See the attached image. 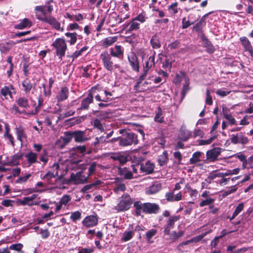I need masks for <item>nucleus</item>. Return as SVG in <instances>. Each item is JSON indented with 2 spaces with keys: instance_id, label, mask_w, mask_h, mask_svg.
Returning a JSON list of instances; mask_svg holds the SVG:
<instances>
[{
  "instance_id": "obj_41",
  "label": "nucleus",
  "mask_w": 253,
  "mask_h": 253,
  "mask_svg": "<svg viewBox=\"0 0 253 253\" xmlns=\"http://www.w3.org/2000/svg\"><path fill=\"white\" fill-rule=\"evenodd\" d=\"M157 233V230L155 229H152L146 233V239L148 243H153L151 240L152 238Z\"/></svg>"
},
{
  "instance_id": "obj_50",
  "label": "nucleus",
  "mask_w": 253,
  "mask_h": 253,
  "mask_svg": "<svg viewBox=\"0 0 253 253\" xmlns=\"http://www.w3.org/2000/svg\"><path fill=\"white\" fill-rule=\"evenodd\" d=\"M150 43L154 48H159L161 46L160 42L155 35L152 37L150 40Z\"/></svg>"
},
{
  "instance_id": "obj_64",
  "label": "nucleus",
  "mask_w": 253,
  "mask_h": 253,
  "mask_svg": "<svg viewBox=\"0 0 253 253\" xmlns=\"http://www.w3.org/2000/svg\"><path fill=\"white\" fill-rule=\"evenodd\" d=\"M94 252L93 248H81L79 249L78 253H92Z\"/></svg>"
},
{
  "instance_id": "obj_25",
  "label": "nucleus",
  "mask_w": 253,
  "mask_h": 253,
  "mask_svg": "<svg viewBox=\"0 0 253 253\" xmlns=\"http://www.w3.org/2000/svg\"><path fill=\"white\" fill-rule=\"evenodd\" d=\"M32 25V22L27 18H24L18 24L14 26L15 29L22 30L27 27H30Z\"/></svg>"
},
{
  "instance_id": "obj_21",
  "label": "nucleus",
  "mask_w": 253,
  "mask_h": 253,
  "mask_svg": "<svg viewBox=\"0 0 253 253\" xmlns=\"http://www.w3.org/2000/svg\"><path fill=\"white\" fill-rule=\"evenodd\" d=\"M72 135L76 142H83L87 140L84 132L81 130L72 132Z\"/></svg>"
},
{
  "instance_id": "obj_49",
  "label": "nucleus",
  "mask_w": 253,
  "mask_h": 253,
  "mask_svg": "<svg viewBox=\"0 0 253 253\" xmlns=\"http://www.w3.org/2000/svg\"><path fill=\"white\" fill-rule=\"evenodd\" d=\"M182 76L185 78V84L183 85L182 90V94L184 97L185 96V94L189 90V80L188 79H187L186 77L185 76V74L183 73Z\"/></svg>"
},
{
  "instance_id": "obj_46",
  "label": "nucleus",
  "mask_w": 253,
  "mask_h": 253,
  "mask_svg": "<svg viewBox=\"0 0 253 253\" xmlns=\"http://www.w3.org/2000/svg\"><path fill=\"white\" fill-rule=\"evenodd\" d=\"M58 175V171L55 172L48 171L42 177V179L49 182V181L53 178L55 177Z\"/></svg>"
},
{
  "instance_id": "obj_54",
  "label": "nucleus",
  "mask_w": 253,
  "mask_h": 253,
  "mask_svg": "<svg viewBox=\"0 0 253 253\" xmlns=\"http://www.w3.org/2000/svg\"><path fill=\"white\" fill-rule=\"evenodd\" d=\"M81 218V213L80 211H77L71 213L70 218L73 220V221L75 222L77 220H79Z\"/></svg>"
},
{
  "instance_id": "obj_34",
  "label": "nucleus",
  "mask_w": 253,
  "mask_h": 253,
  "mask_svg": "<svg viewBox=\"0 0 253 253\" xmlns=\"http://www.w3.org/2000/svg\"><path fill=\"white\" fill-rule=\"evenodd\" d=\"M184 234V232L182 231H179L178 232H176V231H173L171 234L169 233V235H168L169 236V238H166L167 240H169L171 242H174L178 239L180 237L182 236Z\"/></svg>"
},
{
  "instance_id": "obj_62",
  "label": "nucleus",
  "mask_w": 253,
  "mask_h": 253,
  "mask_svg": "<svg viewBox=\"0 0 253 253\" xmlns=\"http://www.w3.org/2000/svg\"><path fill=\"white\" fill-rule=\"evenodd\" d=\"M14 203V202L12 200L5 199L1 202V204L4 207H9L12 206Z\"/></svg>"
},
{
  "instance_id": "obj_44",
  "label": "nucleus",
  "mask_w": 253,
  "mask_h": 253,
  "mask_svg": "<svg viewBox=\"0 0 253 253\" xmlns=\"http://www.w3.org/2000/svg\"><path fill=\"white\" fill-rule=\"evenodd\" d=\"M212 230H209V231L205 232L197 236L194 237L190 239L191 243H197L200 241L204 237H205L207 234L211 233Z\"/></svg>"
},
{
  "instance_id": "obj_61",
  "label": "nucleus",
  "mask_w": 253,
  "mask_h": 253,
  "mask_svg": "<svg viewBox=\"0 0 253 253\" xmlns=\"http://www.w3.org/2000/svg\"><path fill=\"white\" fill-rule=\"evenodd\" d=\"M213 201H214V199H213L211 198H208L206 200H203L202 201H201L200 204V206L204 207V206H205L207 205H209L211 204V203H212L213 202Z\"/></svg>"
},
{
  "instance_id": "obj_39",
  "label": "nucleus",
  "mask_w": 253,
  "mask_h": 253,
  "mask_svg": "<svg viewBox=\"0 0 253 253\" xmlns=\"http://www.w3.org/2000/svg\"><path fill=\"white\" fill-rule=\"evenodd\" d=\"M22 85L24 88V91L26 93H28L31 91L33 84L28 80H25L22 83Z\"/></svg>"
},
{
  "instance_id": "obj_12",
  "label": "nucleus",
  "mask_w": 253,
  "mask_h": 253,
  "mask_svg": "<svg viewBox=\"0 0 253 253\" xmlns=\"http://www.w3.org/2000/svg\"><path fill=\"white\" fill-rule=\"evenodd\" d=\"M52 2V0L47 1L44 5L37 6L35 7V10L41 12L42 15L39 14L41 16H47V13H50L53 10V6L49 4V2Z\"/></svg>"
},
{
  "instance_id": "obj_19",
  "label": "nucleus",
  "mask_w": 253,
  "mask_h": 253,
  "mask_svg": "<svg viewBox=\"0 0 253 253\" xmlns=\"http://www.w3.org/2000/svg\"><path fill=\"white\" fill-rule=\"evenodd\" d=\"M154 164L148 161L145 164H142L140 167V169L142 172H145L147 174L153 172L154 169Z\"/></svg>"
},
{
  "instance_id": "obj_7",
  "label": "nucleus",
  "mask_w": 253,
  "mask_h": 253,
  "mask_svg": "<svg viewBox=\"0 0 253 253\" xmlns=\"http://www.w3.org/2000/svg\"><path fill=\"white\" fill-rule=\"evenodd\" d=\"M1 98L2 100L8 99L7 96H9L11 99L13 98V94L16 93L14 87L12 84L8 86H4L2 87L0 90Z\"/></svg>"
},
{
  "instance_id": "obj_37",
  "label": "nucleus",
  "mask_w": 253,
  "mask_h": 253,
  "mask_svg": "<svg viewBox=\"0 0 253 253\" xmlns=\"http://www.w3.org/2000/svg\"><path fill=\"white\" fill-rule=\"evenodd\" d=\"M129 25V29L128 30V32H131L134 30H137L139 29L140 24L136 21L134 19L132 20V21L128 23L126 25H125L124 26H128Z\"/></svg>"
},
{
  "instance_id": "obj_23",
  "label": "nucleus",
  "mask_w": 253,
  "mask_h": 253,
  "mask_svg": "<svg viewBox=\"0 0 253 253\" xmlns=\"http://www.w3.org/2000/svg\"><path fill=\"white\" fill-rule=\"evenodd\" d=\"M192 132L186 129L181 127L178 135V138L183 141H187L191 136Z\"/></svg>"
},
{
  "instance_id": "obj_15",
  "label": "nucleus",
  "mask_w": 253,
  "mask_h": 253,
  "mask_svg": "<svg viewBox=\"0 0 253 253\" xmlns=\"http://www.w3.org/2000/svg\"><path fill=\"white\" fill-rule=\"evenodd\" d=\"M240 41L244 50L249 52L250 55L253 58V48L249 39L246 37H242L240 38Z\"/></svg>"
},
{
  "instance_id": "obj_8",
  "label": "nucleus",
  "mask_w": 253,
  "mask_h": 253,
  "mask_svg": "<svg viewBox=\"0 0 253 253\" xmlns=\"http://www.w3.org/2000/svg\"><path fill=\"white\" fill-rule=\"evenodd\" d=\"M179 216H171L169 218L167 224L164 226L165 236L169 235L170 230L174 228L175 222L179 219Z\"/></svg>"
},
{
  "instance_id": "obj_14",
  "label": "nucleus",
  "mask_w": 253,
  "mask_h": 253,
  "mask_svg": "<svg viewBox=\"0 0 253 253\" xmlns=\"http://www.w3.org/2000/svg\"><path fill=\"white\" fill-rule=\"evenodd\" d=\"M98 218L95 215H89L85 217L82 221L83 224L86 227H91L97 225Z\"/></svg>"
},
{
  "instance_id": "obj_48",
  "label": "nucleus",
  "mask_w": 253,
  "mask_h": 253,
  "mask_svg": "<svg viewBox=\"0 0 253 253\" xmlns=\"http://www.w3.org/2000/svg\"><path fill=\"white\" fill-rule=\"evenodd\" d=\"M133 234V231H125L123 234V237L121 239L122 241L126 242L130 240L132 238Z\"/></svg>"
},
{
  "instance_id": "obj_52",
  "label": "nucleus",
  "mask_w": 253,
  "mask_h": 253,
  "mask_svg": "<svg viewBox=\"0 0 253 253\" xmlns=\"http://www.w3.org/2000/svg\"><path fill=\"white\" fill-rule=\"evenodd\" d=\"M107 138L105 136H101L99 137H96L94 142V145H96L99 143H108V141H107Z\"/></svg>"
},
{
  "instance_id": "obj_38",
  "label": "nucleus",
  "mask_w": 253,
  "mask_h": 253,
  "mask_svg": "<svg viewBox=\"0 0 253 253\" xmlns=\"http://www.w3.org/2000/svg\"><path fill=\"white\" fill-rule=\"evenodd\" d=\"M244 204L243 203L239 204L235 209L231 217H228L230 220L234 219L244 209Z\"/></svg>"
},
{
  "instance_id": "obj_27",
  "label": "nucleus",
  "mask_w": 253,
  "mask_h": 253,
  "mask_svg": "<svg viewBox=\"0 0 253 253\" xmlns=\"http://www.w3.org/2000/svg\"><path fill=\"white\" fill-rule=\"evenodd\" d=\"M120 174L124 177L126 179H131L133 178V173L130 170L126 168L119 169Z\"/></svg>"
},
{
  "instance_id": "obj_53",
  "label": "nucleus",
  "mask_w": 253,
  "mask_h": 253,
  "mask_svg": "<svg viewBox=\"0 0 253 253\" xmlns=\"http://www.w3.org/2000/svg\"><path fill=\"white\" fill-rule=\"evenodd\" d=\"M93 125L95 127L99 129L102 132H103L104 131V127L101 124L100 121L99 119H96L94 120L93 122Z\"/></svg>"
},
{
  "instance_id": "obj_17",
  "label": "nucleus",
  "mask_w": 253,
  "mask_h": 253,
  "mask_svg": "<svg viewBox=\"0 0 253 253\" xmlns=\"http://www.w3.org/2000/svg\"><path fill=\"white\" fill-rule=\"evenodd\" d=\"M69 89L66 86H62L60 88L56 95V99L58 102H61L67 99L69 96Z\"/></svg>"
},
{
  "instance_id": "obj_31",
  "label": "nucleus",
  "mask_w": 253,
  "mask_h": 253,
  "mask_svg": "<svg viewBox=\"0 0 253 253\" xmlns=\"http://www.w3.org/2000/svg\"><path fill=\"white\" fill-rule=\"evenodd\" d=\"M25 157L30 165L37 162L38 155L35 153L30 152L27 153Z\"/></svg>"
},
{
  "instance_id": "obj_57",
  "label": "nucleus",
  "mask_w": 253,
  "mask_h": 253,
  "mask_svg": "<svg viewBox=\"0 0 253 253\" xmlns=\"http://www.w3.org/2000/svg\"><path fill=\"white\" fill-rule=\"evenodd\" d=\"M31 176V174L29 173L24 176L19 177L16 180V182L18 183H23L25 182Z\"/></svg>"
},
{
  "instance_id": "obj_47",
  "label": "nucleus",
  "mask_w": 253,
  "mask_h": 253,
  "mask_svg": "<svg viewBox=\"0 0 253 253\" xmlns=\"http://www.w3.org/2000/svg\"><path fill=\"white\" fill-rule=\"evenodd\" d=\"M65 36L68 38H70V40L69 41L71 45L74 44L77 41V35L76 33H66Z\"/></svg>"
},
{
  "instance_id": "obj_28",
  "label": "nucleus",
  "mask_w": 253,
  "mask_h": 253,
  "mask_svg": "<svg viewBox=\"0 0 253 253\" xmlns=\"http://www.w3.org/2000/svg\"><path fill=\"white\" fill-rule=\"evenodd\" d=\"M21 157V155H13L7 160V161L6 162H5V165L7 166L17 165L19 164V161Z\"/></svg>"
},
{
  "instance_id": "obj_55",
  "label": "nucleus",
  "mask_w": 253,
  "mask_h": 253,
  "mask_svg": "<svg viewBox=\"0 0 253 253\" xmlns=\"http://www.w3.org/2000/svg\"><path fill=\"white\" fill-rule=\"evenodd\" d=\"M11 46H9V43L6 42V43H3L0 45V50L1 52L7 53L10 50Z\"/></svg>"
},
{
  "instance_id": "obj_29",
  "label": "nucleus",
  "mask_w": 253,
  "mask_h": 253,
  "mask_svg": "<svg viewBox=\"0 0 253 253\" xmlns=\"http://www.w3.org/2000/svg\"><path fill=\"white\" fill-rule=\"evenodd\" d=\"M161 189V186L160 184H154L147 189L146 193L148 195L154 194L159 191Z\"/></svg>"
},
{
  "instance_id": "obj_13",
  "label": "nucleus",
  "mask_w": 253,
  "mask_h": 253,
  "mask_svg": "<svg viewBox=\"0 0 253 253\" xmlns=\"http://www.w3.org/2000/svg\"><path fill=\"white\" fill-rule=\"evenodd\" d=\"M160 210L159 206L155 203H144V212L150 214H156Z\"/></svg>"
},
{
  "instance_id": "obj_30",
  "label": "nucleus",
  "mask_w": 253,
  "mask_h": 253,
  "mask_svg": "<svg viewBox=\"0 0 253 253\" xmlns=\"http://www.w3.org/2000/svg\"><path fill=\"white\" fill-rule=\"evenodd\" d=\"M168 153L165 150L163 154L159 156L158 162L160 166H163L168 163Z\"/></svg>"
},
{
  "instance_id": "obj_58",
  "label": "nucleus",
  "mask_w": 253,
  "mask_h": 253,
  "mask_svg": "<svg viewBox=\"0 0 253 253\" xmlns=\"http://www.w3.org/2000/svg\"><path fill=\"white\" fill-rule=\"evenodd\" d=\"M118 161H119L120 164H124L128 161L127 157L120 152Z\"/></svg>"
},
{
  "instance_id": "obj_33",
  "label": "nucleus",
  "mask_w": 253,
  "mask_h": 253,
  "mask_svg": "<svg viewBox=\"0 0 253 253\" xmlns=\"http://www.w3.org/2000/svg\"><path fill=\"white\" fill-rule=\"evenodd\" d=\"M117 39V36L107 37L102 41V45L105 47H108L115 42Z\"/></svg>"
},
{
  "instance_id": "obj_36",
  "label": "nucleus",
  "mask_w": 253,
  "mask_h": 253,
  "mask_svg": "<svg viewBox=\"0 0 253 253\" xmlns=\"http://www.w3.org/2000/svg\"><path fill=\"white\" fill-rule=\"evenodd\" d=\"M19 203L22 206L27 205L32 206L37 205L39 203L37 202L32 201L28 197H25L22 199L19 200Z\"/></svg>"
},
{
  "instance_id": "obj_26",
  "label": "nucleus",
  "mask_w": 253,
  "mask_h": 253,
  "mask_svg": "<svg viewBox=\"0 0 253 253\" xmlns=\"http://www.w3.org/2000/svg\"><path fill=\"white\" fill-rule=\"evenodd\" d=\"M15 133L17 135V139L21 142H22L23 139L26 138L25 128L21 126L15 128Z\"/></svg>"
},
{
  "instance_id": "obj_6",
  "label": "nucleus",
  "mask_w": 253,
  "mask_h": 253,
  "mask_svg": "<svg viewBox=\"0 0 253 253\" xmlns=\"http://www.w3.org/2000/svg\"><path fill=\"white\" fill-rule=\"evenodd\" d=\"M37 18L43 22L49 24L52 28L58 31H63V28L60 27V23L56 19L52 16H41L39 14H36Z\"/></svg>"
},
{
  "instance_id": "obj_20",
  "label": "nucleus",
  "mask_w": 253,
  "mask_h": 253,
  "mask_svg": "<svg viewBox=\"0 0 253 253\" xmlns=\"http://www.w3.org/2000/svg\"><path fill=\"white\" fill-rule=\"evenodd\" d=\"M15 103L20 108L26 109L30 107L28 98L24 96L18 97L15 100Z\"/></svg>"
},
{
  "instance_id": "obj_16",
  "label": "nucleus",
  "mask_w": 253,
  "mask_h": 253,
  "mask_svg": "<svg viewBox=\"0 0 253 253\" xmlns=\"http://www.w3.org/2000/svg\"><path fill=\"white\" fill-rule=\"evenodd\" d=\"M220 152L219 148H214L208 150L206 153L207 159L210 161L213 162L217 159Z\"/></svg>"
},
{
  "instance_id": "obj_22",
  "label": "nucleus",
  "mask_w": 253,
  "mask_h": 253,
  "mask_svg": "<svg viewBox=\"0 0 253 253\" xmlns=\"http://www.w3.org/2000/svg\"><path fill=\"white\" fill-rule=\"evenodd\" d=\"M128 59L129 61V63L133 70L136 72H139V62L138 61L136 56L134 54H132L131 56H128Z\"/></svg>"
},
{
  "instance_id": "obj_9",
  "label": "nucleus",
  "mask_w": 253,
  "mask_h": 253,
  "mask_svg": "<svg viewBox=\"0 0 253 253\" xmlns=\"http://www.w3.org/2000/svg\"><path fill=\"white\" fill-rule=\"evenodd\" d=\"M87 177L88 176L84 175L82 172H79L77 173H72L68 181L73 182L75 184L84 183L87 182Z\"/></svg>"
},
{
  "instance_id": "obj_51",
  "label": "nucleus",
  "mask_w": 253,
  "mask_h": 253,
  "mask_svg": "<svg viewBox=\"0 0 253 253\" xmlns=\"http://www.w3.org/2000/svg\"><path fill=\"white\" fill-rule=\"evenodd\" d=\"M73 150L76 152L80 153L82 155H84L86 153V147L84 145L76 146L73 148Z\"/></svg>"
},
{
  "instance_id": "obj_56",
  "label": "nucleus",
  "mask_w": 253,
  "mask_h": 253,
  "mask_svg": "<svg viewBox=\"0 0 253 253\" xmlns=\"http://www.w3.org/2000/svg\"><path fill=\"white\" fill-rule=\"evenodd\" d=\"M71 200V198L69 195H64L60 199L59 202L61 204L66 206Z\"/></svg>"
},
{
  "instance_id": "obj_2",
  "label": "nucleus",
  "mask_w": 253,
  "mask_h": 253,
  "mask_svg": "<svg viewBox=\"0 0 253 253\" xmlns=\"http://www.w3.org/2000/svg\"><path fill=\"white\" fill-rule=\"evenodd\" d=\"M119 203L115 209L118 212L128 210L132 204V200L128 194H124L119 199Z\"/></svg>"
},
{
  "instance_id": "obj_40",
  "label": "nucleus",
  "mask_w": 253,
  "mask_h": 253,
  "mask_svg": "<svg viewBox=\"0 0 253 253\" xmlns=\"http://www.w3.org/2000/svg\"><path fill=\"white\" fill-rule=\"evenodd\" d=\"M202 153L201 152L197 151L194 153L192 157L190 159V163L191 164H195L197 162H200V157Z\"/></svg>"
},
{
  "instance_id": "obj_5",
  "label": "nucleus",
  "mask_w": 253,
  "mask_h": 253,
  "mask_svg": "<svg viewBox=\"0 0 253 253\" xmlns=\"http://www.w3.org/2000/svg\"><path fill=\"white\" fill-rule=\"evenodd\" d=\"M96 88V86L93 87L88 91L87 96L82 100L81 107L78 109V111L82 110H87L89 109V104L93 102V95L95 94Z\"/></svg>"
},
{
  "instance_id": "obj_24",
  "label": "nucleus",
  "mask_w": 253,
  "mask_h": 253,
  "mask_svg": "<svg viewBox=\"0 0 253 253\" xmlns=\"http://www.w3.org/2000/svg\"><path fill=\"white\" fill-rule=\"evenodd\" d=\"M155 52H154L153 54L150 56L148 60L145 62L143 65V70L145 72H148L152 67L155 66Z\"/></svg>"
},
{
  "instance_id": "obj_59",
  "label": "nucleus",
  "mask_w": 253,
  "mask_h": 253,
  "mask_svg": "<svg viewBox=\"0 0 253 253\" xmlns=\"http://www.w3.org/2000/svg\"><path fill=\"white\" fill-rule=\"evenodd\" d=\"M40 233L43 239H47L50 235V233L47 229H41Z\"/></svg>"
},
{
  "instance_id": "obj_42",
  "label": "nucleus",
  "mask_w": 253,
  "mask_h": 253,
  "mask_svg": "<svg viewBox=\"0 0 253 253\" xmlns=\"http://www.w3.org/2000/svg\"><path fill=\"white\" fill-rule=\"evenodd\" d=\"M154 120L156 122L162 123L164 121V118L163 114V111L160 107L158 109V111L155 116Z\"/></svg>"
},
{
  "instance_id": "obj_3",
  "label": "nucleus",
  "mask_w": 253,
  "mask_h": 253,
  "mask_svg": "<svg viewBox=\"0 0 253 253\" xmlns=\"http://www.w3.org/2000/svg\"><path fill=\"white\" fill-rule=\"evenodd\" d=\"M52 46L56 49L57 56H59L60 60H62L67 49V44L65 40L61 38H57L53 42Z\"/></svg>"
},
{
  "instance_id": "obj_4",
  "label": "nucleus",
  "mask_w": 253,
  "mask_h": 253,
  "mask_svg": "<svg viewBox=\"0 0 253 253\" xmlns=\"http://www.w3.org/2000/svg\"><path fill=\"white\" fill-rule=\"evenodd\" d=\"M100 58L102 61L104 68L109 71H113L115 69L120 68L118 64H114L112 57L107 52H104L101 54Z\"/></svg>"
},
{
  "instance_id": "obj_63",
  "label": "nucleus",
  "mask_w": 253,
  "mask_h": 253,
  "mask_svg": "<svg viewBox=\"0 0 253 253\" xmlns=\"http://www.w3.org/2000/svg\"><path fill=\"white\" fill-rule=\"evenodd\" d=\"M66 137L63 138L65 143L67 144L69 143L73 137L72 132L67 131L65 132Z\"/></svg>"
},
{
  "instance_id": "obj_1",
  "label": "nucleus",
  "mask_w": 253,
  "mask_h": 253,
  "mask_svg": "<svg viewBox=\"0 0 253 253\" xmlns=\"http://www.w3.org/2000/svg\"><path fill=\"white\" fill-rule=\"evenodd\" d=\"M119 132L122 134L120 136V146L126 147L132 145H136L138 143L137 136L135 133L128 132L125 129H120Z\"/></svg>"
},
{
  "instance_id": "obj_60",
  "label": "nucleus",
  "mask_w": 253,
  "mask_h": 253,
  "mask_svg": "<svg viewBox=\"0 0 253 253\" xmlns=\"http://www.w3.org/2000/svg\"><path fill=\"white\" fill-rule=\"evenodd\" d=\"M22 244L18 243L10 245L9 247V249L16 251H20L22 249Z\"/></svg>"
},
{
  "instance_id": "obj_35",
  "label": "nucleus",
  "mask_w": 253,
  "mask_h": 253,
  "mask_svg": "<svg viewBox=\"0 0 253 253\" xmlns=\"http://www.w3.org/2000/svg\"><path fill=\"white\" fill-rule=\"evenodd\" d=\"M202 41L204 46L207 48V51L210 53H213L214 51V48L211 42L205 37H203Z\"/></svg>"
},
{
  "instance_id": "obj_11",
  "label": "nucleus",
  "mask_w": 253,
  "mask_h": 253,
  "mask_svg": "<svg viewBox=\"0 0 253 253\" xmlns=\"http://www.w3.org/2000/svg\"><path fill=\"white\" fill-rule=\"evenodd\" d=\"M230 141L234 144L238 143L246 144L248 142V139L242 132H238L231 136Z\"/></svg>"
},
{
  "instance_id": "obj_10",
  "label": "nucleus",
  "mask_w": 253,
  "mask_h": 253,
  "mask_svg": "<svg viewBox=\"0 0 253 253\" xmlns=\"http://www.w3.org/2000/svg\"><path fill=\"white\" fill-rule=\"evenodd\" d=\"M41 105V103L40 99H39L38 105L36 107L34 110H33L31 112H28L26 111H20L18 105H13L12 107V109L15 112V113H18V114H24L26 115L27 117H30L32 116L36 115L39 112V107Z\"/></svg>"
},
{
  "instance_id": "obj_32",
  "label": "nucleus",
  "mask_w": 253,
  "mask_h": 253,
  "mask_svg": "<svg viewBox=\"0 0 253 253\" xmlns=\"http://www.w3.org/2000/svg\"><path fill=\"white\" fill-rule=\"evenodd\" d=\"M10 128L9 127V126L8 125H5V132L3 134V137L4 139L8 140L9 142H10V144L12 146L14 145V138L12 136V134H11L10 133Z\"/></svg>"
},
{
  "instance_id": "obj_45",
  "label": "nucleus",
  "mask_w": 253,
  "mask_h": 253,
  "mask_svg": "<svg viewBox=\"0 0 253 253\" xmlns=\"http://www.w3.org/2000/svg\"><path fill=\"white\" fill-rule=\"evenodd\" d=\"M126 189V186L125 184L122 183H117L116 187L114 188V192L116 194H119L120 192H124Z\"/></svg>"
},
{
  "instance_id": "obj_18",
  "label": "nucleus",
  "mask_w": 253,
  "mask_h": 253,
  "mask_svg": "<svg viewBox=\"0 0 253 253\" xmlns=\"http://www.w3.org/2000/svg\"><path fill=\"white\" fill-rule=\"evenodd\" d=\"M110 56L121 58L123 56L124 49L121 45H115L110 49Z\"/></svg>"
},
{
  "instance_id": "obj_43",
  "label": "nucleus",
  "mask_w": 253,
  "mask_h": 253,
  "mask_svg": "<svg viewBox=\"0 0 253 253\" xmlns=\"http://www.w3.org/2000/svg\"><path fill=\"white\" fill-rule=\"evenodd\" d=\"M223 113L225 118L227 119L231 125L235 124V119L229 113V111L227 109L223 108Z\"/></svg>"
}]
</instances>
